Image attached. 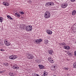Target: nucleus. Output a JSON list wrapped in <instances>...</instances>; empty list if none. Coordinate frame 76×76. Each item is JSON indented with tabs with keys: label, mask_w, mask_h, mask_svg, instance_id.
Here are the masks:
<instances>
[{
	"label": "nucleus",
	"mask_w": 76,
	"mask_h": 76,
	"mask_svg": "<svg viewBox=\"0 0 76 76\" xmlns=\"http://www.w3.org/2000/svg\"><path fill=\"white\" fill-rule=\"evenodd\" d=\"M44 16L45 18L47 19L49 18H50V16H51V14H50V12L48 11H46L45 14Z\"/></svg>",
	"instance_id": "1"
},
{
	"label": "nucleus",
	"mask_w": 76,
	"mask_h": 76,
	"mask_svg": "<svg viewBox=\"0 0 76 76\" xmlns=\"http://www.w3.org/2000/svg\"><path fill=\"white\" fill-rule=\"evenodd\" d=\"M26 28V29L27 31H31L32 29V27L31 26H28Z\"/></svg>",
	"instance_id": "2"
},
{
	"label": "nucleus",
	"mask_w": 76,
	"mask_h": 76,
	"mask_svg": "<svg viewBox=\"0 0 76 76\" xmlns=\"http://www.w3.org/2000/svg\"><path fill=\"white\" fill-rule=\"evenodd\" d=\"M17 58H18V56L14 55L11 56L9 57L10 59L11 60H15V59H16Z\"/></svg>",
	"instance_id": "3"
},
{
	"label": "nucleus",
	"mask_w": 76,
	"mask_h": 76,
	"mask_svg": "<svg viewBox=\"0 0 76 76\" xmlns=\"http://www.w3.org/2000/svg\"><path fill=\"white\" fill-rule=\"evenodd\" d=\"M42 41V39H38L35 40L34 43L36 44H39V42H41Z\"/></svg>",
	"instance_id": "4"
},
{
	"label": "nucleus",
	"mask_w": 76,
	"mask_h": 76,
	"mask_svg": "<svg viewBox=\"0 0 76 76\" xmlns=\"http://www.w3.org/2000/svg\"><path fill=\"white\" fill-rule=\"evenodd\" d=\"M48 61L50 62L51 63H54V61H53V58H51L49 57L48 58Z\"/></svg>",
	"instance_id": "5"
},
{
	"label": "nucleus",
	"mask_w": 76,
	"mask_h": 76,
	"mask_svg": "<svg viewBox=\"0 0 76 76\" xmlns=\"http://www.w3.org/2000/svg\"><path fill=\"white\" fill-rule=\"evenodd\" d=\"M4 43L6 45H7V46H9V45H10V42H8L6 40H5L4 41Z\"/></svg>",
	"instance_id": "6"
},
{
	"label": "nucleus",
	"mask_w": 76,
	"mask_h": 76,
	"mask_svg": "<svg viewBox=\"0 0 76 76\" xmlns=\"http://www.w3.org/2000/svg\"><path fill=\"white\" fill-rule=\"evenodd\" d=\"M27 58L29 59H32L34 58V56L32 55L29 54L27 56Z\"/></svg>",
	"instance_id": "7"
},
{
	"label": "nucleus",
	"mask_w": 76,
	"mask_h": 76,
	"mask_svg": "<svg viewBox=\"0 0 76 76\" xmlns=\"http://www.w3.org/2000/svg\"><path fill=\"white\" fill-rule=\"evenodd\" d=\"M46 31V32L48 34H49V35H51V34H52V31L50 30H47Z\"/></svg>",
	"instance_id": "8"
},
{
	"label": "nucleus",
	"mask_w": 76,
	"mask_h": 76,
	"mask_svg": "<svg viewBox=\"0 0 76 76\" xmlns=\"http://www.w3.org/2000/svg\"><path fill=\"white\" fill-rule=\"evenodd\" d=\"M61 6L62 8H65L67 6V4H62L61 5Z\"/></svg>",
	"instance_id": "9"
},
{
	"label": "nucleus",
	"mask_w": 76,
	"mask_h": 76,
	"mask_svg": "<svg viewBox=\"0 0 76 76\" xmlns=\"http://www.w3.org/2000/svg\"><path fill=\"white\" fill-rule=\"evenodd\" d=\"M64 48L66 50H70V47L68 46H64Z\"/></svg>",
	"instance_id": "10"
},
{
	"label": "nucleus",
	"mask_w": 76,
	"mask_h": 76,
	"mask_svg": "<svg viewBox=\"0 0 76 76\" xmlns=\"http://www.w3.org/2000/svg\"><path fill=\"white\" fill-rule=\"evenodd\" d=\"M3 4L4 5V6H8L9 5V4L8 3H7V2H3Z\"/></svg>",
	"instance_id": "11"
},
{
	"label": "nucleus",
	"mask_w": 76,
	"mask_h": 76,
	"mask_svg": "<svg viewBox=\"0 0 76 76\" xmlns=\"http://www.w3.org/2000/svg\"><path fill=\"white\" fill-rule=\"evenodd\" d=\"M76 14V11L75 10H74L72 11V15L73 16H75Z\"/></svg>",
	"instance_id": "12"
},
{
	"label": "nucleus",
	"mask_w": 76,
	"mask_h": 76,
	"mask_svg": "<svg viewBox=\"0 0 76 76\" xmlns=\"http://www.w3.org/2000/svg\"><path fill=\"white\" fill-rule=\"evenodd\" d=\"M36 63H41V59H37L36 60Z\"/></svg>",
	"instance_id": "13"
},
{
	"label": "nucleus",
	"mask_w": 76,
	"mask_h": 76,
	"mask_svg": "<svg viewBox=\"0 0 76 76\" xmlns=\"http://www.w3.org/2000/svg\"><path fill=\"white\" fill-rule=\"evenodd\" d=\"M44 74L43 75V76H47L48 74L46 72L44 71L43 72Z\"/></svg>",
	"instance_id": "14"
},
{
	"label": "nucleus",
	"mask_w": 76,
	"mask_h": 76,
	"mask_svg": "<svg viewBox=\"0 0 76 76\" xmlns=\"http://www.w3.org/2000/svg\"><path fill=\"white\" fill-rule=\"evenodd\" d=\"M39 68L40 69H42L44 68V66L41 65H39Z\"/></svg>",
	"instance_id": "15"
},
{
	"label": "nucleus",
	"mask_w": 76,
	"mask_h": 76,
	"mask_svg": "<svg viewBox=\"0 0 76 76\" xmlns=\"http://www.w3.org/2000/svg\"><path fill=\"white\" fill-rule=\"evenodd\" d=\"M25 26H20L19 28H20V29H25Z\"/></svg>",
	"instance_id": "16"
},
{
	"label": "nucleus",
	"mask_w": 76,
	"mask_h": 76,
	"mask_svg": "<svg viewBox=\"0 0 76 76\" xmlns=\"http://www.w3.org/2000/svg\"><path fill=\"white\" fill-rule=\"evenodd\" d=\"M3 64L4 65V66H8L9 65V64L6 62H5V63H4Z\"/></svg>",
	"instance_id": "17"
},
{
	"label": "nucleus",
	"mask_w": 76,
	"mask_h": 76,
	"mask_svg": "<svg viewBox=\"0 0 76 76\" xmlns=\"http://www.w3.org/2000/svg\"><path fill=\"white\" fill-rule=\"evenodd\" d=\"M50 2H48L46 3L45 4L46 6H47V7L48 6H50Z\"/></svg>",
	"instance_id": "18"
},
{
	"label": "nucleus",
	"mask_w": 76,
	"mask_h": 76,
	"mask_svg": "<svg viewBox=\"0 0 76 76\" xmlns=\"http://www.w3.org/2000/svg\"><path fill=\"white\" fill-rule=\"evenodd\" d=\"M3 18L2 17H0V22H3Z\"/></svg>",
	"instance_id": "19"
},
{
	"label": "nucleus",
	"mask_w": 76,
	"mask_h": 76,
	"mask_svg": "<svg viewBox=\"0 0 76 76\" xmlns=\"http://www.w3.org/2000/svg\"><path fill=\"white\" fill-rule=\"evenodd\" d=\"M9 75L11 76H15V74H13V73L11 72L10 73Z\"/></svg>",
	"instance_id": "20"
},
{
	"label": "nucleus",
	"mask_w": 76,
	"mask_h": 76,
	"mask_svg": "<svg viewBox=\"0 0 76 76\" xmlns=\"http://www.w3.org/2000/svg\"><path fill=\"white\" fill-rule=\"evenodd\" d=\"M7 17L8 18H9V19H11V20H12L13 19V18L11 17L9 15H7Z\"/></svg>",
	"instance_id": "21"
},
{
	"label": "nucleus",
	"mask_w": 76,
	"mask_h": 76,
	"mask_svg": "<svg viewBox=\"0 0 76 76\" xmlns=\"http://www.w3.org/2000/svg\"><path fill=\"white\" fill-rule=\"evenodd\" d=\"M73 66H74L73 68H75V69H76V62L75 63L73 64Z\"/></svg>",
	"instance_id": "22"
},
{
	"label": "nucleus",
	"mask_w": 76,
	"mask_h": 76,
	"mask_svg": "<svg viewBox=\"0 0 76 76\" xmlns=\"http://www.w3.org/2000/svg\"><path fill=\"white\" fill-rule=\"evenodd\" d=\"M61 45H66V43L64 42H63L62 43H61L60 44Z\"/></svg>",
	"instance_id": "23"
},
{
	"label": "nucleus",
	"mask_w": 76,
	"mask_h": 76,
	"mask_svg": "<svg viewBox=\"0 0 76 76\" xmlns=\"http://www.w3.org/2000/svg\"><path fill=\"white\" fill-rule=\"evenodd\" d=\"M33 76H40L39 75H38L35 73H34L33 74Z\"/></svg>",
	"instance_id": "24"
},
{
	"label": "nucleus",
	"mask_w": 76,
	"mask_h": 76,
	"mask_svg": "<svg viewBox=\"0 0 76 76\" xmlns=\"http://www.w3.org/2000/svg\"><path fill=\"white\" fill-rule=\"evenodd\" d=\"M53 53V50H50L49 51V54H52Z\"/></svg>",
	"instance_id": "25"
},
{
	"label": "nucleus",
	"mask_w": 76,
	"mask_h": 76,
	"mask_svg": "<svg viewBox=\"0 0 76 76\" xmlns=\"http://www.w3.org/2000/svg\"><path fill=\"white\" fill-rule=\"evenodd\" d=\"M54 5V3L53 2H50V6H53V5Z\"/></svg>",
	"instance_id": "26"
},
{
	"label": "nucleus",
	"mask_w": 76,
	"mask_h": 76,
	"mask_svg": "<svg viewBox=\"0 0 76 76\" xmlns=\"http://www.w3.org/2000/svg\"><path fill=\"white\" fill-rule=\"evenodd\" d=\"M63 69L64 70H68V68H66V67H64L63 68Z\"/></svg>",
	"instance_id": "27"
},
{
	"label": "nucleus",
	"mask_w": 76,
	"mask_h": 76,
	"mask_svg": "<svg viewBox=\"0 0 76 76\" xmlns=\"http://www.w3.org/2000/svg\"><path fill=\"white\" fill-rule=\"evenodd\" d=\"M45 44H47L48 43V40H46L45 42Z\"/></svg>",
	"instance_id": "28"
},
{
	"label": "nucleus",
	"mask_w": 76,
	"mask_h": 76,
	"mask_svg": "<svg viewBox=\"0 0 76 76\" xmlns=\"http://www.w3.org/2000/svg\"><path fill=\"white\" fill-rule=\"evenodd\" d=\"M20 14L21 15H23V14H24V12H20Z\"/></svg>",
	"instance_id": "29"
},
{
	"label": "nucleus",
	"mask_w": 76,
	"mask_h": 76,
	"mask_svg": "<svg viewBox=\"0 0 76 76\" xmlns=\"http://www.w3.org/2000/svg\"><path fill=\"white\" fill-rule=\"evenodd\" d=\"M17 17H18V18H19V17H20V15L19 14H17Z\"/></svg>",
	"instance_id": "30"
},
{
	"label": "nucleus",
	"mask_w": 76,
	"mask_h": 76,
	"mask_svg": "<svg viewBox=\"0 0 76 76\" xmlns=\"http://www.w3.org/2000/svg\"><path fill=\"white\" fill-rule=\"evenodd\" d=\"M74 55L75 56H76V51H74Z\"/></svg>",
	"instance_id": "31"
},
{
	"label": "nucleus",
	"mask_w": 76,
	"mask_h": 76,
	"mask_svg": "<svg viewBox=\"0 0 76 76\" xmlns=\"http://www.w3.org/2000/svg\"><path fill=\"white\" fill-rule=\"evenodd\" d=\"M12 68H13V69H15L16 66H13Z\"/></svg>",
	"instance_id": "32"
},
{
	"label": "nucleus",
	"mask_w": 76,
	"mask_h": 76,
	"mask_svg": "<svg viewBox=\"0 0 76 76\" xmlns=\"http://www.w3.org/2000/svg\"><path fill=\"white\" fill-rule=\"evenodd\" d=\"M72 2H74V1H75L76 0H70Z\"/></svg>",
	"instance_id": "33"
},
{
	"label": "nucleus",
	"mask_w": 76,
	"mask_h": 76,
	"mask_svg": "<svg viewBox=\"0 0 76 76\" xmlns=\"http://www.w3.org/2000/svg\"><path fill=\"white\" fill-rule=\"evenodd\" d=\"M52 67H53V68L54 69L56 68V66H52Z\"/></svg>",
	"instance_id": "34"
},
{
	"label": "nucleus",
	"mask_w": 76,
	"mask_h": 76,
	"mask_svg": "<svg viewBox=\"0 0 76 76\" xmlns=\"http://www.w3.org/2000/svg\"><path fill=\"white\" fill-rule=\"evenodd\" d=\"M19 68L18 67L15 66V69H19Z\"/></svg>",
	"instance_id": "35"
},
{
	"label": "nucleus",
	"mask_w": 76,
	"mask_h": 76,
	"mask_svg": "<svg viewBox=\"0 0 76 76\" xmlns=\"http://www.w3.org/2000/svg\"><path fill=\"white\" fill-rule=\"evenodd\" d=\"M67 54H68V55H71V53H70L69 52H68Z\"/></svg>",
	"instance_id": "36"
},
{
	"label": "nucleus",
	"mask_w": 76,
	"mask_h": 76,
	"mask_svg": "<svg viewBox=\"0 0 76 76\" xmlns=\"http://www.w3.org/2000/svg\"><path fill=\"white\" fill-rule=\"evenodd\" d=\"M1 51H4V49H1Z\"/></svg>",
	"instance_id": "37"
},
{
	"label": "nucleus",
	"mask_w": 76,
	"mask_h": 76,
	"mask_svg": "<svg viewBox=\"0 0 76 76\" xmlns=\"http://www.w3.org/2000/svg\"><path fill=\"white\" fill-rule=\"evenodd\" d=\"M15 16H17L18 15V13H15Z\"/></svg>",
	"instance_id": "38"
},
{
	"label": "nucleus",
	"mask_w": 76,
	"mask_h": 76,
	"mask_svg": "<svg viewBox=\"0 0 76 76\" xmlns=\"http://www.w3.org/2000/svg\"><path fill=\"white\" fill-rule=\"evenodd\" d=\"M3 71H0V73H3Z\"/></svg>",
	"instance_id": "39"
},
{
	"label": "nucleus",
	"mask_w": 76,
	"mask_h": 76,
	"mask_svg": "<svg viewBox=\"0 0 76 76\" xmlns=\"http://www.w3.org/2000/svg\"><path fill=\"white\" fill-rule=\"evenodd\" d=\"M65 52H67V51L66 50L65 51Z\"/></svg>",
	"instance_id": "40"
},
{
	"label": "nucleus",
	"mask_w": 76,
	"mask_h": 76,
	"mask_svg": "<svg viewBox=\"0 0 76 76\" xmlns=\"http://www.w3.org/2000/svg\"><path fill=\"white\" fill-rule=\"evenodd\" d=\"M75 30L76 31V28H75Z\"/></svg>",
	"instance_id": "41"
},
{
	"label": "nucleus",
	"mask_w": 76,
	"mask_h": 76,
	"mask_svg": "<svg viewBox=\"0 0 76 76\" xmlns=\"http://www.w3.org/2000/svg\"><path fill=\"white\" fill-rule=\"evenodd\" d=\"M75 44H76V41L75 42Z\"/></svg>",
	"instance_id": "42"
},
{
	"label": "nucleus",
	"mask_w": 76,
	"mask_h": 76,
	"mask_svg": "<svg viewBox=\"0 0 76 76\" xmlns=\"http://www.w3.org/2000/svg\"><path fill=\"white\" fill-rule=\"evenodd\" d=\"M61 0V1H62V0Z\"/></svg>",
	"instance_id": "43"
}]
</instances>
